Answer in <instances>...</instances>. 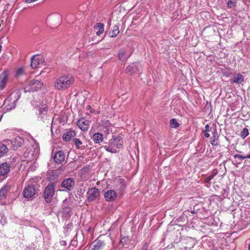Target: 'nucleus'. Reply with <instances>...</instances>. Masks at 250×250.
<instances>
[{"label": "nucleus", "mask_w": 250, "mask_h": 250, "mask_svg": "<svg viewBox=\"0 0 250 250\" xmlns=\"http://www.w3.org/2000/svg\"><path fill=\"white\" fill-rule=\"evenodd\" d=\"M148 248V245L146 242H144L143 247L141 249V250H147Z\"/></svg>", "instance_id": "nucleus-39"}, {"label": "nucleus", "mask_w": 250, "mask_h": 250, "mask_svg": "<svg viewBox=\"0 0 250 250\" xmlns=\"http://www.w3.org/2000/svg\"><path fill=\"white\" fill-rule=\"evenodd\" d=\"M65 158L64 153L62 151H58L55 153L53 159L57 164H61Z\"/></svg>", "instance_id": "nucleus-19"}, {"label": "nucleus", "mask_w": 250, "mask_h": 250, "mask_svg": "<svg viewBox=\"0 0 250 250\" xmlns=\"http://www.w3.org/2000/svg\"><path fill=\"white\" fill-rule=\"evenodd\" d=\"M123 146V140L122 138L118 136H113L112 139L109 141V144L104 146V148L107 151L115 153L118 152V149H121Z\"/></svg>", "instance_id": "nucleus-2"}, {"label": "nucleus", "mask_w": 250, "mask_h": 250, "mask_svg": "<svg viewBox=\"0 0 250 250\" xmlns=\"http://www.w3.org/2000/svg\"><path fill=\"white\" fill-rule=\"evenodd\" d=\"M248 250H250V244L248 246Z\"/></svg>", "instance_id": "nucleus-44"}, {"label": "nucleus", "mask_w": 250, "mask_h": 250, "mask_svg": "<svg viewBox=\"0 0 250 250\" xmlns=\"http://www.w3.org/2000/svg\"><path fill=\"white\" fill-rule=\"evenodd\" d=\"M21 97L20 92H17L15 94L8 96L4 101V104L7 110H10L16 107L17 101Z\"/></svg>", "instance_id": "nucleus-3"}, {"label": "nucleus", "mask_w": 250, "mask_h": 250, "mask_svg": "<svg viewBox=\"0 0 250 250\" xmlns=\"http://www.w3.org/2000/svg\"><path fill=\"white\" fill-rule=\"evenodd\" d=\"M230 82L231 83L239 84L244 82V78L242 74H237L236 76L230 80Z\"/></svg>", "instance_id": "nucleus-21"}, {"label": "nucleus", "mask_w": 250, "mask_h": 250, "mask_svg": "<svg viewBox=\"0 0 250 250\" xmlns=\"http://www.w3.org/2000/svg\"><path fill=\"white\" fill-rule=\"evenodd\" d=\"M234 158H238L240 160H244L245 159V157L244 156H243L242 155H240V154H235L234 156H233Z\"/></svg>", "instance_id": "nucleus-37"}, {"label": "nucleus", "mask_w": 250, "mask_h": 250, "mask_svg": "<svg viewBox=\"0 0 250 250\" xmlns=\"http://www.w3.org/2000/svg\"><path fill=\"white\" fill-rule=\"evenodd\" d=\"M130 242V239L129 237H124L120 240V244L123 246H125L127 244H128Z\"/></svg>", "instance_id": "nucleus-32"}, {"label": "nucleus", "mask_w": 250, "mask_h": 250, "mask_svg": "<svg viewBox=\"0 0 250 250\" xmlns=\"http://www.w3.org/2000/svg\"><path fill=\"white\" fill-rule=\"evenodd\" d=\"M43 83L39 80L33 79L29 81L24 87L25 92L37 91L42 87Z\"/></svg>", "instance_id": "nucleus-5"}, {"label": "nucleus", "mask_w": 250, "mask_h": 250, "mask_svg": "<svg viewBox=\"0 0 250 250\" xmlns=\"http://www.w3.org/2000/svg\"><path fill=\"white\" fill-rule=\"evenodd\" d=\"M249 134V130L247 128H244L240 133V136L242 139H245Z\"/></svg>", "instance_id": "nucleus-33"}, {"label": "nucleus", "mask_w": 250, "mask_h": 250, "mask_svg": "<svg viewBox=\"0 0 250 250\" xmlns=\"http://www.w3.org/2000/svg\"><path fill=\"white\" fill-rule=\"evenodd\" d=\"M7 145H10L12 149L16 150L21 146L24 143V140L20 136H16L11 140L6 141Z\"/></svg>", "instance_id": "nucleus-9"}, {"label": "nucleus", "mask_w": 250, "mask_h": 250, "mask_svg": "<svg viewBox=\"0 0 250 250\" xmlns=\"http://www.w3.org/2000/svg\"><path fill=\"white\" fill-rule=\"evenodd\" d=\"M76 135L75 131L73 130L69 129L66 131L62 135V139L64 141L67 142L69 141L71 138Z\"/></svg>", "instance_id": "nucleus-20"}, {"label": "nucleus", "mask_w": 250, "mask_h": 250, "mask_svg": "<svg viewBox=\"0 0 250 250\" xmlns=\"http://www.w3.org/2000/svg\"><path fill=\"white\" fill-rule=\"evenodd\" d=\"M9 74V71L7 70H5L0 75V90H2L4 88L7 82Z\"/></svg>", "instance_id": "nucleus-14"}, {"label": "nucleus", "mask_w": 250, "mask_h": 250, "mask_svg": "<svg viewBox=\"0 0 250 250\" xmlns=\"http://www.w3.org/2000/svg\"><path fill=\"white\" fill-rule=\"evenodd\" d=\"M74 184L75 182L73 179L71 178H68L63 180L61 186L62 188H65L70 191L73 189Z\"/></svg>", "instance_id": "nucleus-15"}, {"label": "nucleus", "mask_w": 250, "mask_h": 250, "mask_svg": "<svg viewBox=\"0 0 250 250\" xmlns=\"http://www.w3.org/2000/svg\"><path fill=\"white\" fill-rule=\"evenodd\" d=\"M130 55L127 56L126 55V51L125 49H121L118 53V57L120 61H123L125 58H128Z\"/></svg>", "instance_id": "nucleus-23"}, {"label": "nucleus", "mask_w": 250, "mask_h": 250, "mask_svg": "<svg viewBox=\"0 0 250 250\" xmlns=\"http://www.w3.org/2000/svg\"><path fill=\"white\" fill-rule=\"evenodd\" d=\"M205 136L206 138H208L210 136L209 134L208 133V132H205Z\"/></svg>", "instance_id": "nucleus-42"}, {"label": "nucleus", "mask_w": 250, "mask_h": 250, "mask_svg": "<svg viewBox=\"0 0 250 250\" xmlns=\"http://www.w3.org/2000/svg\"><path fill=\"white\" fill-rule=\"evenodd\" d=\"M218 172L217 171H213L206 178H204V181L208 184H211L210 180L212 179L217 174Z\"/></svg>", "instance_id": "nucleus-28"}, {"label": "nucleus", "mask_w": 250, "mask_h": 250, "mask_svg": "<svg viewBox=\"0 0 250 250\" xmlns=\"http://www.w3.org/2000/svg\"><path fill=\"white\" fill-rule=\"evenodd\" d=\"M245 158L250 159V154H249L245 156Z\"/></svg>", "instance_id": "nucleus-43"}, {"label": "nucleus", "mask_w": 250, "mask_h": 250, "mask_svg": "<svg viewBox=\"0 0 250 250\" xmlns=\"http://www.w3.org/2000/svg\"><path fill=\"white\" fill-rule=\"evenodd\" d=\"M105 245L104 241L100 239V238H98L95 240L92 245L89 247V250H101Z\"/></svg>", "instance_id": "nucleus-12"}, {"label": "nucleus", "mask_w": 250, "mask_h": 250, "mask_svg": "<svg viewBox=\"0 0 250 250\" xmlns=\"http://www.w3.org/2000/svg\"><path fill=\"white\" fill-rule=\"evenodd\" d=\"M119 33V27L115 25L113 27L112 31L109 32V37L111 38H114L116 37Z\"/></svg>", "instance_id": "nucleus-29"}, {"label": "nucleus", "mask_w": 250, "mask_h": 250, "mask_svg": "<svg viewBox=\"0 0 250 250\" xmlns=\"http://www.w3.org/2000/svg\"><path fill=\"white\" fill-rule=\"evenodd\" d=\"M217 132L215 130L213 133V136L211 138L210 143L212 146H216L218 145V143L217 142L218 140V136L216 137Z\"/></svg>", "instance_id": "nucleus-30"}, {"label": "nucleus", "mask_w": 250, "mask_h": 250, "mask_svg": "<svg viewBox=\"0 0 250 250\" xmlns=\"http://www.w3.org/2000/svg\"><path fill=\"white\" fill-rule=\"evenodd\" d=\"M42 60L40 58L34 56L31 58V67L33 69H36L38 67V65L40 64V62Z\"/></svg>", "instance_id": "nucleus-22"}, {"label": "nucleus", "mask_w": 250, "mask_h": 250, "mask_svg": "<svg viewBox=\"0 0 250 250\" xmlns=\"http://www.w3.org/2000/svg\"><path fill=\"white\" fill-rule=\"evenodd\" d=\"M86 194L87 202H91L99 198L100 191L98 188L93 187L88 189Z\"/></svg>", "instance_id": "nucleus-8"}, {"label": "nucleus", "mask_w": 250, "mask_h": 250, "mask_svg": "<svg viewBox=\"0 0 250 250\" xmlns=\"http://www.w3.org/2000/svg\"><path fill=\"white\" fill-rule=\"evenodd\" d=\"M228 6L229 8H232L235 6V2L234 1H232L231 0H229L228 2Z\"/></svg>", "instance_id": "nucleus-36"}, {"label": "nucleus", "mask_w": 250, "mask_h": 250, "mask_svg": "<svg viewBox=\"0 0 250 250\" xmlns=\"http://www.w3.org/2000/svg\"><path fill=\"white\" fill-rule=\"evenodd\" d=\"M72 141L76 148L80 149H84V147L82 146L83 142L79 139L75 138Z\"/></svg>", "instance_id": "nucleus-26"}, {"label": "nucleus", "mask_w": 250, "mask_h": 250, "mask_svg": "<svg viewBox=\"0 0 250 250\" xmlns=\"http://www.w3.org/2000/svg\"><path fill=\"white\" fill-rule=\"evenodd\" d=\"M77 125L82 130L87 131L89 127V122L81 118L77 121Z\"/></svg>", "instance_id": "nucleus-16"}, {"label": "nucleus", "mask_w": 250, "mask_h": 250, "mask_svg": "<svg viewBox=\"0 0 250 250\" xmlns=\"http://www.w3.org/2000/svg\"><path fill=\"white\" fill-rule=\"evenodd\" d=\"M93 140L95 143H100L103 141V135L100 133H95L93 136Z\"/></svg>", "instance_id": "nucleus-24"}, {"label": "nucleus", "mask_w": 250, "mask_h": 250, "mask_svg": "<svg viewBox=\"0 0 250 250\" xmlns=\"http://www.w3.org/2000/svg\"><path fill=\"white\" fill-rule=\"evenodd\" d=\"M55 193V183L50 182L45 188L44 191V198L47 203L52 201V198Z\"/></svg>", "instance_id": "nucleus-6"}, {"label": "nucleus", "mask_w": 250, "mask_h": 250, "mask_svg": "<svg viewBox=\"0 0 250 250\" xmlns=\"http://www.w3.org/2000/svg\"><path fill=\"white\" fill-rule=\"evenodd\" d=\"M38 189L34 185H28L23 190V195L25 198L30 199L35 197L37 194Z\"/></svg>", "instance_id": "nucleus-7"}, {"label": "nucleus", "mask_w": 250, "mask_h": 250, "mask_svg": "<svg viewBox=\"0 0 250 250\" xmlns=\"http://www.w3.org/2000/svg\"><path fill=\"white\" fill-rule=\"evenodd\" d=\"M60 244L62 246H66V242L64 240H62L60 242Z\"/></svg>", "instance_id": "nucleus-41"}, {"label": "nucleus", "mask_w": 250, "mask_h": 250, "mask_svg": "<svg viewBox=\"0 0 250 250\" xmlns=\"http://www.w3.org/2000/svg\"><path fill=\"white\" fill-rule=\"evenodd\" d=\"M86 110H89L91 113H93L95 112V110L94 108H92L90 105H87L86 107Z\"/></svg>", "instance_id": "nucleus-38"}, {"label": "nucleus", "mask_w": 250, "mask_h": 250, "mask_svg": "<svg viewBox=\"0 0 250 250\" xmlns=\"http://www.w3.org/2000/svg\"><path fill=\"white\" fill-rule=\"evenodd\" d=\"M74 81V78L71 75H63L55 81L54 86L57 90H65L73 84Z\"/></svg>", "instance_id": "nucleus-1"}, {"label": "nucleus", "mask_w": 250, "mask_h": 250, "mask_svg": "<svg viewBox=\"0 0 250 250\" xmlns=\"http://www.w3.org/2000/svg\"><path fill=\"white\" fill-rule=\"evenodd\" d=\"M210 131V128L209 127V125L207 124L205 125V129L204 130V132H209Z\"/></svg>", "instance_id": "nucleus-40"}, {"label": "nucleus", "mask_w": 250, "mask_h": 250, "mask_svg": "<svg viewBox=\"0 0 250 250\" xmlns=\"http://www.w3.org/2000/svg\"><path fill=\"white\" fill-rule=\"evenodd\" d=\"M117 194L114 190H108L104 193V197L108 202H113L117 198Z\"/></svg>", "instance_id": "nucleus-17"}, {"label": "nucleus", "mask_w": 250, "mask_h": 250, "mask_svg": "<svg viewBox=\"0 0 250 250\" xmlns=\"http://www.w3.org/2000/svg\"><path fill=\"white\" fill-rule=\"evenodd\" d=\"M5 216L2 213H0V223L2 225H4L6 223Z\"/></svg>", "instance_id": "nucleus-35"}, {"label": "nucleus", "mask_w": 250, "mask_h": 250, "mask_svg": "<svg viewBox=\"0 0 250 250\" xmlns=\"http://www.w3.org/2000/svg\"><path fill=\"white\" fill-rule=\"evenodd\" d=\"M116 189L122 193L126 188V185L124 180L122 178H119L116 180L115 184Z\"/></svg>", "instance_id": "nucleus-18"}, {"label": "nucleus", "mask_w": 250, "mask_h": 250, "mask_svg": "<svg viewBox=\"0 0 250 250\" xmlns=\"http://www.w3.org/2000/svg\"><path fill=\"white\" fill-rule=\"evenodd\" d=\"M24 74V69L23 67L18 68L16 72V77L18 78Z\"/></svg>", "instance_id": "nucleus-34"}, {"label": "nucleus", "mask_w": 250, "mask_h": 250, "mask_svg": "<svg viewBox=\"0 0 250 250\" xmlns=\"http://www.w3.org/2000/svg\"><path fill=\"white\" fill-rule=\"evenodd\" d=\"M11 188V185L9 183H7L0 189V202H2L6 198L8 192Z\"/></svg>", "instance_id": "nucleus-13"}, {"label": "nucleus", "mask_w": 250, "mask_h": 250, "mask_svg": "<svg viewBox=\"0 0 250 250\" xmlns=\"http://www.w3.org/2000/svg\"><path fill=\"white\" fill-rule=\"evenodd\" d=\"M11 168V165L7 162H4L0 165V176L5 178L8 175Z\"/></svg>", "instance_id": "nucleus-10"}, {"label": "nucleus", "mask_w": 250, "mask_h": 250, "mask_svg": "<svg viewBox=\"0 0 250 250\" xmlns=\"http://www.w3.org/2000/svg\"><path fill=\"white\" fill-rule=\"evenodd\" d=\"M141 66L139 63H133L126 67V72L132 75L136 73H141Z\"/></svg>", "instance_id": "nucleus-11"}, {"label": "nucleus", "mask_w": 250, "mask_h": 250, "mask_svg": "<svg viewBox=\"0 0 250 250\" xmlns=\"http://www.w3.org/2000/svg\"><path fill=\"white\" fill-rule=\"evenodd\" d=\"M38 118L48 126H52L53 120L51 121L49 115H48V108L45 105H42L39 107Z\"/></svg>", "instance_id": "nucleus-4"}, {"label": "nucleus", "mask_w": 250, "mask_h": 250, "mask_svg": "<svg viewBox=\"0 0 250 250\" xmlns=\"http://www.w3.org/2000/svg\"><path fill=\"white\" fill-rule=\"evenodd\" d=\"M179 125H180L176 119L173 118L170 120V126L171 127L177 128Z\"/></svg>", "instance_id": "nucleus-31"}, {"label": "nucleus", "mask_w": 250, "mask_h": 250, "mask_svg": "<svg viewBox=\"0 0 250 250\" xmlns=\"http://www.w3.org/2000/svg\"><path fill=\"white\" fill-rule=\"evenodd\" d=\"M104 24L101 22L97 23L94 28L95 29H98L99 30L96 32V35L97 36H100L101 34L104 33Z\"/></svg>", "instance_id": "nucleus-27"}, {"label": "nucleus", "mask_w": 250, "mask_h": 250, "mask_svg": "<svg viewBox=\"0 0 250 250\" xmlns=\"http://www.w3.org/2000/svg\"><path fill=\"white\" fill-rule=\"evenodd\" d=\"M8 148L7 146L4 144L0 145V158L2 157L7 153Z\"/></svg>", "instance_id": "nucleus-25"}]
</instances>
